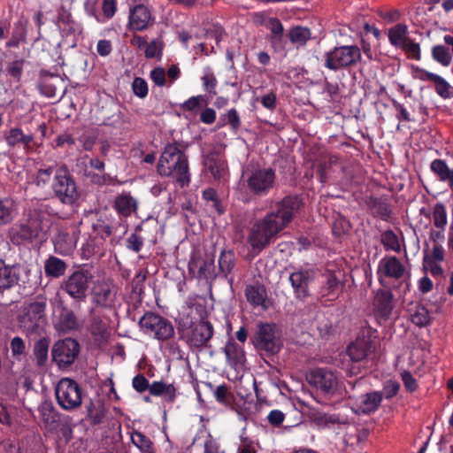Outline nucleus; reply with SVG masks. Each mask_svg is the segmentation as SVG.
<instances>
[{"label": "nucleus", "instance_id": "nucleus-1", "mask_svg": "<svg viewBox=\"0 0 453 453\" xmlns=\"http://www.w3.org/2000/svg\"><path fill=\"white\" fill-rule=\"evenodd\" d=\"M299 208L297 197L288 196L277 204L276 211L268 213L250 228L248 242L253 250L261 251L292 220Z\"/></svg>", "mask_w": 453, "mask_h": 453}, {"label": "nucleus", "instance_id": "nucleus-2", "mask_svg": "<svg viewBox=\"0 0 453 453\" xmlns=\"http://www.w3.org/2000/svg\"><path fill=\"white\" fill-rule=\"evenodd\" d=\"M157 173L174 178L180 187L189 183L188 157L177 144H168L165 148L157 164Z\"/></svg>", "mask_w": 453, "mask_h": 453}, {"label": "nucleus", "instance_id": "nucleus-3", "mask_svg": "<svg viewBox=\"0 0 453 453\" xmlns=\"http://www.w3.org/2000/svg\"><path fill=\"white\" fill-rule=\"evenodd\" d=\"M50 226V218L42 203L34 204L27 211L26 223L22 224V234L27 239L44 240Z\"/></svg>", "mask_w": 453, "mask_h": 453}, {"label": "nucleus", "instance_id": "nucleus-4", "mask_svg": "<svg viewBox=\"0 0 453 453\" xmlns=\"http://www.w3.org/2000/svg\"><path fill=\"white\" fill-rule=\"evenodd\" d=\"M361 58V50L356 45L334 47L326 53L325 65L330 70L336 71L356 65Z\"/></svg>", "mask_w": 453, "mask_h": 453}, {"label": "nucleus", "instance_id": "nucleus-5", "mask_svg": "<svg viewBox=\"0 0 453 453\" xmlns=\"http://www.w3.org/2000/svg\"><path fill=\"white\" fill-rule=\"evenodd\" d=\"M139 325L142 332L158 341H165L174 335L173 324L166 319L152 313H145L140 319Z\"/></svg>", "mask_w": 453, "mask_h": 453}, {"label": "nucleus", "instance_id": "nucleus-6", "mask_svg": "<svg viewBox=\"0 0 453 453\" xmlns=\"http://www.w3.org/2000/svg\"><path fill=\"white\" fill-rule=\"evenodd\" d=\"M45 307L44 300H37L25 304L18 317L20 328L24 332L31 334L41 327L45 322Z\"/></svg>", "mask_w": 453, "mask_h": 453}, {"label": "nucleus", "instance_id": "nucleus-7", "mask_svg": "<svg viewBox=\"0 0 453 453\" xmlns=\"http://www.w3.org/2000/svg\"><path fill=\"white\" fill-rule=\"evenodd\" d=\"M52 188L55 195L64 203L71 204L78 197L76 184L65 165L56 166Z\"/></svg>", "mask_w": 453, "mask_h": 453}, {"label": "nucleus", "instance_id": "nucleus-8", "mask_svg": "<svg viewBox=\"0 0 453 453\" xmlns=\"http://www.w3.org/2000/svg\"><path fill=\"white\" fill-rule=\"evenodd\" d=\"M93 279L92 273L84 269L73 272L61 283V288L73 300L83 301Z\"/></svg>", "mask_w": 453, "mask_h": 453}, {"label": "nucleus", "instance_id": "nucleus-9", "mask_svg": "<svg viewBox=\"0 0 453 453\" xmlns=\"http://www.w3.org/2000/svg\"><path fill=\"white\" fill-rule=\"evenodd\" d=\"M56 398L62 409L72 411L81 404L82 393L76 381L63 378L56 386Z\"/></svg>", "mask_w": 453, "mask_h": 453}, {"label": "nucleus", "instance_id": "nucleus-10", "mask_svg": "<svg viewBox=\"0 0 453 453\" xmlns=\"http://www.w3.org/2000/svg\"><path fill=\"white\" fill-rule=\"evenodd\" d=\"M275 172L269 167H255L246 173V182L250 192L265 195L273 187Z\"/></svg>", "mask_w": 453, "mask_h": 453}, {"label": "nucleus", "instance_id": "nucleus-11", "mask_svg": "<svg viewBox=\"0 0 453 453\" xmlns=\"http://www.w3.org/2000/svg\"><path fill=\"white\" fill-rule=\"evenodd\" d=\"M375 348V336L370 328H365L348 346L347 354L352 362H360L365 359Z\"/></svg>", "mask_w": 453, "mask_h": 453}, {"label": "nucleus", "instance_id": "nucleus-12", "mask_svg": "<svg viewBox=\"0 0 453 453\" xmlns=\"http://www.w3.org/2000/svg\"><path fill=\"white\" fill-rule=\"evenodd\" d=\"M79 351V343L72 338H65L54 344L51 350L52 359L59 368H66L74 362Z\"/></svg>", "mask_w": 453, "mask_h": 453}, {"label": "nucleus", "instance_id": "nucleus-13", "mask_svg": "<svg viewBox=\"0 0 453 453\" xmlns=\"http://www.w3.org/2000/svg\"><path fill=\"white\" fill-rule=\"evenodd\" d=\"M308 381L311 385L326 395H333L338 387L336 374L324 368H316L311 371Z\"/></svg>", "mask_w": 453, "mask_h": 453}, {"label": "nucleus", "instance_id": "nucleus-14", "mask_svg": "<svg viewBox=\"0 0 453 453\" xmlns=\"http://www.w3.org/2000/svg\"><path fill=\"white\" fill-rule=\"evenodd\" d=\"M256 348L270 353L280 350V342L275 335L274 326L271 324H259L253 340Z\"/></svg>", "mask_w": 453, "mask_h": 453}, {"label": "nucleus", "instance_id": "nucleus-15", "mask_svg": "<svg viewBox=\"0 0 453 453\" xmlns=\"http://www.w3.org/2000/svg\"><path fill=\"white\" fill-rule=\"evenodd\" d=\"M116 287L110 280H98L92 287V300L102 307H111L116 298Z\"/></svg>", "mask_w": 453, "mask_h": 453}, {"label": "nucleus", "instance_id": "nucleus-16", "mask_svg": "<svg viewBox=\"0 0 453 453\" xmlns=\"http://www.w3.org/2000/svg\"><path fill=\"white\" fill-rule=\"evenodd\" d=\"M153 23V19L150 9L139 4L129 9L128 28L134 31H142Z\"/></svg>", "mask_w": 453, "mask_h": 453}, {"label": "nucleus", "instance_id": "nucleus-17", "mask_svg": "<svg viewBox=\"0 0 453 453\" xmlns=\"http://www.w3.org/2000/svg\"><path fill=\"white\" fill-rule=\"evenodd\" d=\"M58 27L62 35L60 43L66 48H74L82 34L81 24L67 17L59 21Z\"/></svg>", "mask_w": 453, "mask_h": 453}, {"label": "nucleus", "instance_id": "nucleus-18", "mask_svg": "<svg viewBox=\"0 0 453 453\" xmlns=\"http://www.w3.org/2000/svg\"><path fill=\"white\" fill-rule=\"evenodd\" d=\"M405 267L395 257H386L382 258L378 266V275L380 281L383 278L399 280L405 274Z\"/></svg>", "mask_w": 453, "mask_h": 453}, {"label": "nucleus", "instance_id": "nucleus-19", "mask_svg": "<svg viewBox=\"0 0 453 453\" xmlns=\"http://www.w3.org/2000/svg\"><path fill=\"white\" fill-rule=\"evenodd\" d=\"M79 234L75 230L72 233L65 229L58 230L53 240L55 251L62 256L70 255L75 249Z\"/></svg>", "mask_w": 453, "mask_h": 453}, {"label": "nucleus", "instance_id": "nucleus-20", "mask_svg": "<svg viewBox=\"0 0 453 453\" xmlns=\"http://www.w3.org/2000/svg\"><path fill=\"white\" fill-rule=\"evenodd\" d=\"M206 172L215 180H225L227 176V166L223 156L219 153H211L204 160Z\"/></svg>", "mask_w": 453, "mask_h": 453}, {"label": "nucleus", "instance_id": "nucleus-21", "mask_svg": "<svg viewBox=\"0 0 453 453\" xmlns=\"http://www.w3.org/2000/svg\"><path fill=\"white\" fill-rule=\"evenodd\" d=\"M382 402V393L373 391L366 393L357 398L355 403V412L369 414L378 410Z\"/></svg>", "mask_w": 453, "mask_h": 453}, {"label": "nucleus", "instance_id": "nucleus-22", "mask_svg": "<svg viewBox=\"0 0 453 453\" xmlns=\"http://www.w3.org/2000/svg\"><path fill=\"white\" fill-rule=\"evenodd\" d=\"M213 335V326L208 321H200L194 325L189 342L195 347L204 346Z\"/></svg>", "mask_w": 453, "mask_h": 453}, {"label": "nucleus", "instance_id": "nucleus-23", "mask_svg": "<svg viewBox=\"0 0 453 453\" xmlns=\"http://www.w3.org/2000/svg\"><path fill=\"white\" fill-rule=\"evenodd\" d=\"M54 325L58 331L65 333L76 327V318L72 311L58 307L54 311Z\"/></svg>", "mask_w": 453, "mask_h": 453}, {"label": "nucleus", "instance_id": "nucleus-24", "mask_svg": "<svg viewBox=\"0 0 453 453\" xmlns=\"http://www.w3.org/2000/svg\"><path fill=\"white\" fill-rule=\"evenodd\" d=\"M376 312L381 318H388L393 310V295L387 290L377 292L374 300Z\"/></svg>", "mask_w": 453, "mask_h": 453}, {"label": "nucleus", "instance_id": "nucleus-25", "mask_svg": "<svg viewBox=\"0 0 453 453\" xmlns=\"http://www.w3.org/2000/svg\"><path fill=\"white\" fill-rule=\"evenodd\" d=\"M114 206L120 215L128 217L136 211L137 201L130 194L122 193L116 197Z\"/></svg>", "mask_w": 453, "mask_h": 453}, {"label": "nucleus", "instance_id": "nucleus-26", "mask_svg": "<svg viewBox=\"0 0 453 453\" xmlns=\"http://www.w3.org/2000/svg\"><path fill=\"white\" fill-rule=\"evenodd\" d=\"M19 267L5 265L0 260V288H8L18 282Z\"/></svg>", "mask_w": 453, "mask_h": 453}, {"label": "nucleus", "instance_id": "nucleus-27", "mask_svg": "<svg viewBox=\"0 0 453 453\" xmlns=\"http://www.w3.org/2000/svg\"><path fill=\"white\" fill-rule=\"evenodd\" d=\"M245 296L248 302L253 306L266 308L267 294L264 286L258 284L247 286Z\"/></svg>", "mask_w": 453, "mask_h": 453}, {"label": "nucleus", "instance_id": "nucleus-28", "mask_svg": "<svg viewBox=\"0 0 453 453\" xmlns=\"http://www.w3.org/2000/svg\"><path fill=\"white\" fill-rule=\"evenodd\" d=\"M228 364L234 369L241 366L245 359L242 348L235 342H228L224 349Z\"/></svg>", "mask_w": 453, "mask_h": 453}, {"label": "nucleus", "instance_id": "nucleus-29", "mask_svg": "<svg viewBox=\"0 0 453 453\" xmlns=\"http://www.w3.org/2000/svg\"><path fill=\"white\" fill-rule=\"evenodd\" d=\"M313 276L311 270H300L290 274L289 280L296 292L299 295H306V288Z\"/></svg>", "mask_w": 453, "mask_h": 453}, {"label": "nucleus", "instance_id": "nucleus-30", "mask_svg": "<svg viewBox=\"0 0 453 453\" xmlns=\"http://www.w3.org/2000/svg\"><path fill=\"white\" fill-rule=\"evenodd\" d=\"M63 81L59 76L50 75L43 77L38 84L39 92L47 97H55L58 89L62 86Z\"/></svg>", "mask_w": 453, "mask_h": 453}, {"label": "nucleus", "instance_id": "nucleus-31", "mask_svg": "<svg viewBox=\"0 0 453 453\" xmlns=\"http://www.w3.org/2000/svg\"><path fill=\"white\" fill-rule=\"evenodd\" d=\"M431 171L442 182L453 188V168H449L446 162L441 159H434L430 165Z\"/></svg>", "mask_w": 453, "mask_h": 453}, {"label": "nucleus", "instance_id": "nucleus-32", "mask_svg": "<svg viewBox=\"0 0 453 453\" xmlns=\"http://www.w3.org/2000/svg\"><path fill=\"white\" fill-rule=\"evenodd\" d=\"M408 39V27L404 24H397L388 30V40L395 48L404 47Z\"/></svg>", "mask_w": 453, "mask_h": 453}, {"label": "nucleus", "instance_id": "nucleus-33", "mask_svg": "<svg viewBox=\"0 0 453 453\" xmlns=\"http://www.w3.org/2000/svg\"><path fill=\"white\" fill-rule=\"evenodd\" d=\"M67 268L66 264L58 257L50 256L44 264V272L48 277L58 278Z\"/></svg>", "mask_w": 453, "mask_h": 453}, {"label": "nucleus", "instance_id": "nucleus-34", "mask_svg": "<svg viewBox=\"0 0 453 453\" xmlns=\"http://www.w3.org/2000/svg\"><path fill=\"white\" fill-rule=\"evenodd\" d=\"M17 204L11 199L0 200V225L7 224L17 215Z\"/></svg>", "mask_w": 453, "mask_h": 453}, {"label": "nucleus", "instance_id": "nucleus-35", "mask_svg": "<svg viewBox=\"0 0 453 453\" xmlns=\"http://www.w3.org/2000/svg\"><path fill=\"white\" fill-rule=\"evenodd\" d=\"M381 242L386 250H392L399 253L403 244V239L400 238L391 230L385 231L381 234Z\"/></svg>", "mask_w": 453, "mask_h": 453}, {"label": "nucleus", "instance_id": "nucleus-36", "mask_svg": "<svg viewBox=\"0 0 453 453\" xmlns=\"http://www.w3.org/2000/svg\"><path fill=\"white\" fill-rule=\"evenodd\" d=\"M50 341L47 338L39 339L34 347V355L38 366H43L48 360Z\"/></svg>", "mask_w": 453, "mask_h": 453}, {"label": "nucleus", "instance_id": "nucleus-37", "mask_svg": "<svg viewBox=\"0 0 453 453\" xmlns=\"http://www.w3.org/2000/svg\"><path fill=\"white\" fill-rule=\"evenodd\" d=\"M131 441L142 453H154V446L150 438L139 431L131 434Z\"/></svg>", "mask_w": 453, "mask_h": 453}, {"label": "nucleus", "instance_id": "nucleus-38", "mask_svg": "<svg viewBox=\"0 0 453 453\" xmlns=\"http://www.w3.org/2000/svg\"><path fill=\"white\" fill-rule=\"evenodd\" d=\"M432 221L436 228L445 230L448 224V217L446 208L442 203H438L434 206Z\"/></svg>", "mask_w": 453, "mask_h": 453}, {"label": "nucleus", "instance_id": "nucleus-39", "mask_svg": "<svg viewBox=\"0 0 453 453\" xmlns=\"http://www.w3.org/2000/svg\"><path fill=\"white\" fill-rule=\"evenodd\" d=\"M32 140V135L24 134L19 128L11 129L9 134L6 137L7 143L10 146H15L18 143H22L25 147H27Z\"/></svg>", "mask_w": 453, "mask_h": 453}, {"label": "nucleus", "instance_id": "nucleus-40", "mask_svg": "<svg viewBox=\"0 0 453 453\" xmlns=\"http://www.w3.org/2000/svg\"><path fill=\"white\" fill-rule=\"evenodd\" d=\"M208 104L207 96L199 95L191 96L181 104V109L186 111H200Z\"/></svg>", "mask_w": 453, "mask_h": 453}, {"label": "nucleus", "instance_id": "nucleus-41", "mask_svg": "<svg viewBox=\"0 0 453 453\" xmlns=\"http://www.w3.org/2000/svg\"><path fill=\"white\" fill-rule=\"evenodd\" d=\"M436 93L443 98L453 97V87L441 76L437 75L433 82Z\"/></svg>", "mask_w": 453, "mask_h": 453}, {"label": "nucleus", "instance_id": "nucleus-42", "mask_svg": "<svg viewBox=\"0 0 453 453\" xmlns=\"http://www.w3.org/2000/svg\"><path fill=\"white\" fill-rule=\"evenodd\" d=\"M432 55L434 59L443 66H449L451 63L452 57L448 49L442 45L434 46Z\"/></svg>", "mask_w": 453, "mask_h": 453}, {"label": "nucleus", "instance_id": "nucleus-43", "mask_svg": "<svg viewBox=\"0 0 453 453\" xmlns=\"http://www.w3.org/2000/svg\"><path fill=\"white\" fill-rule=\"evenodd\" d=\"M311 37L310 29L303 27H296L289 32L290 41L297 44H304Z\"/></svg>", "mask_w": 453, "mask_h": 453}, {"label": "nucleus", "instance_id": "nucleus-44", "mask_svg": "<svg viewBox=\"0 0 453 453\" xmlns=\"http://www.w3.org/2000/svg\"><path fill=\"white\" fill-rule=\"evenodd\" d=\"M202 81L203 88L209 94L215 93L217 80L212 69L210 66H205L203 69Z\"/></svg>", "mask_w": 453, "mask_h": 453}, {"label": "nucleus", "instance_id": "nucleus-45", "mask_svg": "<svg viewBox=\"0 0 453 453\" xmlns=\"http://www.w3.org/2000/svg\"><path fill=\"white\" fill-rule=\"evenodd\" d=\"M411 320L418 326H425L430 321L428 311L423 306H417L411 313Z\"/></svg>", "mask_w": 453, "mask_h": 453}, {"label": "nucleus", "instance_id": "nucleus-46", "mask_svg": "<svg viewBox=\"0 0 453 453\" xmlns=\"http://www.w3.org/2000/svg\"><path fill=\"white\" fill-rule=\"evenodd\" d=\"M213 395L217 402L225 406L229 405L233 399L232 393L229 391V388L225 384L218 386L215 388Z\"/></svg>", "mask_w": 453, "mask_h": 453}, {"label": "nucleus", "instance_id": "nucleus-47", "mask_svg": "<svg viewBox=\"0 0 453 453\" xmlns=\"http://www.w3.org/2000/svg\"><path fill=\"white\" fill-rule=\"evenodd\" d=\"M422 265L423 270L426 273H429L433 277H442L444 274V271L441 266V262L423 258Z\"/></svg>", "mask_w": 453, "mask_h": 453}, {"label": "nucleus", "instance_id": "nucleus-48", "mask_svg": "<svg viewBox=\"0 0 453 453\" xmlns=\"http://www.w3.org/2000/svg\"><path fill=\"white\" fill-rule=\"evenodd\" d=\"M445 257V250L441 243H434L429 251H425L424 257L433 261L442 262Z\"/></svg>", "mask_w": 453, "mask_h": 453}, {"label": "nucleus", "instance_id": "nucleus-49", "mask_svg": "<svg viewBox=\"0 0 453 453\" xmlns=\"http://www.w3.org/2000/svg\"><path fill=\"white\" fill-rule=\"evenodd\" d=\"M132 90L137 97H146L149 92L147 81L141 77L134 78L132 82Z\"/></svg>", "mask_w": 453, "mask_h": 453}, {"label": "nucleus", "instance_id": "nucleus-50", "mask_svg": "<svg viewBox=\"0 0 453 453\" xmlns=\"http://www.w3.org/2000/svg\"><path fill=\"white\" fill-rule=\"evenodd\" d=\"M55 169H56V166L55 167L50 166L46 169H40L37 172L35 180H34L35 185L38 187H44L46 184H48L50 180L51 175L54 174Z\"/></svg>", "mask_w": 453, "mask_h": 453}, {"label": "nucleus", "instance_id": "nucleus-51", "mask_svg": "<svg viewBox=\"0 0 453 453\" xmlns=\"http://www.w3.org/2000/svg\"><path fill=\"white\" fill-rule=\"evenodd\" d=\"M144 54L148 58H160L162 55V45L160 42L158 40H152L150 42H147Z\"/></svg>", "mask_w": 453, "mask_h": 453}, {"label": "nucleus", "instance_id": "nucleus-52", "mask_svg": "<svg viewBox=\"0 0 453 453\" xmlns=\"http://www.w3.org/2000/svg\"><path fill=\"white\" fill-rule=\"evenodd\" d=\"M150 77L155 85L164 87L168 85L166 73L163 67H156L150 71Z\"/></svg>", "mask_w": 453, "mask_h": 453}, {"label": "nucleus", "instance_id": "nucleus-53", "mask_svg": "<svg viewBox=\"0 0 453 453\" xmlns=\"http://www.w3.org/2000/svg\"><path fill=\"white\" fill-rule=\"evenodd\" d=\"M102 11L103 15H101L102 19H104V22L110 19H111L117 11V4L115 0H103L102 3Z\"/></svg>", "mask_w": 453, "mask_h": 453}, {"label": "nucleus", "instance_id": "nucleus-54", "mask_svg": "<svg viewBox=\"0 0 453 453\" xmlns=\"http://www.w3.org/2000/svg\"><path fill=\"white\" fill-rule=\"evenodd\" d=\"M97 1L98 0H84V9L86 13L96 19L99 23H104V19H102L101 15L97 12Z\"/></svg>", "mask_w": 453, "mask_h": 453}, {"label": "nucleus", "instance_id": "nucleus-55", "mask_svg": "<svg viewBox=\"0 0 453 453\" xmlns=\"http://www.w3.org/2000/svg\"><path fill=\"white\" fill-rule=\"evenodd\" d=\"M11 350L12 356L17 359H19L26 351V345L24 341L19 336L12 338L11 342Z\"/></svg>", "mask_w": 453, "mask_h": 453}, {"label": "nucleus", "instance_id": "nucleus-56", "mask_svg": "<svg viewBox=\"0 0 453 453\" xmlns=\"http://www.w3.org/2000/svg\"><path fill=\"white\" fill-rule=\"evenodd\" d=\"M23 60H15L9 64L7 66V73L16 81H19L23 72Z\"/></svg>", "mask_w": 453, "mask_h": 453}, {"label": "nucleus", "instance_id": "nucleus-57", "mask_svg": "<svg viewBox=\"0 0 453 453\" xmlns=\"http://www.w3.org/2000/svg\"><path fill=\"white\" fill-rule=\"evenodd\" d=\"M12 411L13 410L12 408H7L4 404L0 403V422L10 426H14L16 420L12 416Z\"/></svg>", "mask_w": 453, "mask_h": 453}, {"label": "nucleus", "instance_id": "nucleus-58", "mask_svg": "<svg viewBox=\"0 0 453 453\" xmlns=\"http://www.w3.org/2000/svg\"><path fill=\"white\" fill-rule=\"evenodd\" d=\"M93 229L97 235H100L102 239L109 237L111 234V227L110 225L103 220H98L93 224Z\"/></svg>", "mask_w": 453, "mask_h": 453}, {"label": "nucleus", "instance_id": "nucleus-59", "mask_svg": "<svg viewBox=\"0 0 453 453\" xmlns=\"http://www.w3.org/2000/svg\"><path fill=\"white\" fill-rule=\"evenodd\" d=\"M219 264L224 273H229L234 266L233 255L230 252H223L219 258Z\"/></svg>", "mask_w": 453, "mask_h": 453}, {"label": "nucleus", "instance_id": "nucleus-60", "mask_svg": "<svg viewBox=\"0 0 453 453\" xmlns=\"http://www.w3.org/2000/svg\"><path fill=\"white\" fill-rule=\"evenodd\" d=\"M132 386L139 393H142L147 389H150L148 380L142 374H138L134 377Z\"/></svg>", "mask_w": 453, "mask_h": 453}, {"label": "nucleus", "instance_id": "nucleus-61", "mask_svg": "<svg viewBox=\"0 0 453 453\" xmlns=\"http://www.w3.org/2000/svg\"><path fill=\"white\" fill-rule=\"evenodd\" d=\"M266 27L275 37H280L283 34V26L277 18H270Z\"/></svg>", "mask_w": 453, "mask_h": 453}, {"label": "nucleus", "instance_id": "nucleus-62", "mask_svg": "<svg viewBox=\"0 0 453 453\" xmlns=\"http://www.w3.org/2000/svg\"><path fill=\"white\" fill-rule=\"evenodd\" d=\"M399 388L400 385L398 382L395 380H388L387 382H385L383 387V392L381 393L382 395H385L386 398H392L398 393Z\"/></svg>", "mask_w": 453, "mask_h": 453}, {"label": "nucleus", "instance_id": "nucleus-63", "mask_svg": "<svg viewBox=\"0 0 453 453\" xmlns=\"http://www.w3.org/2000/svg\"><path fill=\"white\" fill-rule=\"evenodd\" d=\"M143 242L142 237H140L136 234H132L127 239V249L139 252L142 247Z\"/></svg>", "mask_w": 453, "mask_h": 453}, {"label": "nucleus", "instance_id": "nucleus-64", "mask_svg": "<svg viewBox=\"0 0 453 453\" xmlns=\"http://www.w3.org/2000/svg\"><path fill=\"white\" fill-rule=\"evenodd\" d=\"M40 412L43 421L50 424L56 421V413L53 408L49 404H44L40 408Z\"/></svg>", "mask_w": 453, "mask_h": 453}]
</instances>
